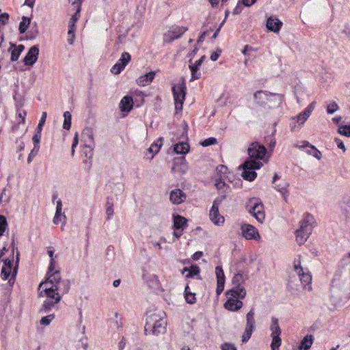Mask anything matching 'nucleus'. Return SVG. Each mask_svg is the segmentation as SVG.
<instances>
[{
  "mask_svg": "<svg viewBox=\"0 0 350 350\" xmlns=\"http://www.w3.org/2000/svg\"><path fill=\"white\" fill-rule=\"evenodd\" d=\"M55 264H49L45 278V313L48 312L55 304L59 302L61 296L57 285L60 280V272L55 270Z\"/></svg>",
  "mask_w": 350,
  "mask_h": 350,
  "instance_id": "nucleus-1",
  "label": "nucleus"
},
{
  "mask_svg": "<svg viewBox=\"0 0 350 350\" xmlns=\"http://www.w3.org/2000/svg\"><path fill=\"white\" fill-rule=\"evenodd\" d=\"M165 317V314L163 312H148L144 326V334L154 336L164 334L166 332L167 326Z\"/></svg>",
  "mask_w": 350,
  "mask_h": 350,
  "instance_id": "nucleus-2",
  "label": "nucleus"
},
{
  "mask_svg": "<svg viewBox=\"0 0 350 350\" xmlns=\"http://www.w3.org/2000/svg\"><path fill=\"white\" fill-rule=\"evenodd\" d=\"M245 208L258 222L264 221L265 219L264 204L260 198H250L246 204Z\"/></svg>",
  "mask_w": 350,
  "mask_h": 350,
  "instance_id": "nucleus-3",
  "label": "nucleus"
},
{
  "mask_svg": "<svg viewBox=\"0 0 350 350\" xmlns=\"http://www.w3.org/2000/svg\"><path fill=\"white\" fill-rule=\"evenodd\" d=\"M174 100L175 109L176 113L181 111L185 100L187 88L185 83L178 85H173L172 88Z\"/></svg>",
  "mask_w": 350,
  "mask_h": 350,
  "instance_id": "nucleus-4",
  "label": "nucleus"
},
{
  "mask_svg": "<svg viewBox=\"0 0 350 350\" xmlns=\"http://www.w3.org/2000/svg\"><path fill=\"white\" fill-rule=\"evenodd\" d=\"M246 323L242 334V342H247L256 329L255 309L252 308L245 316Z\"/></svg>",
  "mask_w": 350,
  "mask_h": 350,
  "instance_id": "nucleus-5",
  "label": "nucleus"
},
{
  "mask_svg": "<svg viewBox=\"0 0 350 350\" xmlns=\"http://www.w3.org/2000/svg\"><path fill=\"white\" fill-rule=\"evenodd\" d=\"M315 105L316 102H312L302 112L299 113L297 116L291 118L290 122L291 131H295L297 128L299 129L296 125V122H297L299 125H302L305 123L314 109Z\"/></svg>",
  "mask_w": 350,
  "mask_h": 350,
  "instance_id": "nucleus-6",
  "label": "nucleus"
},
{
  "mask_svg": "<svg viewBox=\"0 0 350 350\" xmlns=\"http://www.w3.org/2000/svg\"><path fill=\"white\" fill-rule=\"evenodd\" d=\"M294 269L299 278L303 288L305 290L311 291L312 275L308 269L304 268L301 264H294Z\"/></svg>",
  "mask_w": 350,
  "mask_h": 350,
  "instance_id": "nucleus-7",
  "label": "nucleus"
},
{
  "mask_svg": "<svg viewBox=\"0 0 350 350\" xmlns=\"http://www.w3.org/2000/svg\"><path fill=\"white\" fill-rule=\"evenodd\" d=\"M247 154L249 157L254 159H264L267 154L266 147L258 142H252L248 148Z\"/></svg>",
  "mask_w": 350,
  "mask_h": 350,
  "instance_id": "nucleus-8",
  "label": "nucleus"
},
{
  "mask_svg": "<svg viewBox=\"0 0 350 350\" xmlns=\"http://www.w3.org/2000/svg\"><path fill=\"white\" fill-rule=\"evenodd\" d=\"M277 97L279 100V103H282L284 100V95L282 94L272 93L266 90H258L254 94V98L256 103L260 106L266 104V100H269V97Z\"/></svg>",
  "mask_w": 350,
  "mask_h": 350,
  "instance_id": "nucleus-9",
  "label": "nucleus"
},
{
  "mask_svg": "<svg viewBox=\"0 0 350 350\" xmlns=\"http://www.w3.org/2000/svg\"><path fill=\"white\" fill-rule=\"evenodd\" d=\"M187 29V27L184 26H172L163 36L164 42H172L176 39L181 38Z\"/></svg>",
  "mask_w": 350,
  "mask_h": 350,
  "instance_id": "nucleus-10",
  "label": "nucleus"
},
{
  "mask_svg": "<svg viewBox=\"0 0 350 350\" xmlns=\"http://www.w3.org/2000/svg\"><path fill=\"white\" fill-rule=\"evenodd\" d=\"M228 167L224 165H219L216 167V172L219 177L215 180V186L218 190H221L224 187L226 193L230 191V187L225 183L223 178V176L228 173Z\"/></svg>",
  "mask_w": 350,
  "mask_h": 350,
  "instance_id": "nucleus-11",
  "label": "nucleus"
},
{
  "mask_svg": "<svg viewBox=\"0 0 350 350\" xmlns=\"http://www.w3.org/2000/svg\"><path fill=\"white\" fill-rule=\"evenodd\" d=\"M89 139L92 142V144L85 145L83 150V154L85 157V159H83V162L85 164L88 171H89L92 167V157L94 155V136L92 133L89 135Z\"/></svg>",
  "mask_w": 350,
  "mask_h": 350,
  "instance_id": "nucleus-12",
  "label": "nucleus"
},
{
  "mask_svg": "<svg viewBox=\"0 0 350 350\" xmlns=\"http://www.w3.org/2000/svg\"><path fill=\"white\" fill-rule=\"evenodd\" d=\"M43 123H44V115L42 116V117L40 120V122L37 126V130H38L37 133L35 134L34 136L33 137V142L34 143V147L29 154L28 163L31 162V159L35 155H36L38 152V150H39L38 144H39L41 137H42L41 133H42Z\"/></svg>",
  "mask_w": 350,
  "mask_h": 350,
  "instance_id": "nucleus-13",
  "label": "nucleus"
},
{
  "mask_svg": "<svg viewBox=\"0 0 350 350\" xmlns=\"http://www.w3.org/2000/svg\"><path fill=\"white\" fill-rule=\"evenodd\" d=\"M131 59V55L127 52H123L120 58L112 66L111 72L114 75L120 74L125 68L126 66L130 62Z\"/></svg>",
  "mask_w": 350,
  "mask_h": 350,
  "instance_id": "nucleus-14",
  "label": "nucleus"
},
{
  "mask_svg": "<svg viewBox=\"0 0 350 350\" xmlns=\"http://www.w3.org/2000/svg\"><path fill=\"white\" fill-rule=\"evenodd\" d=\"M243 237L247 240H257L260 239L258 230L252 225L243 224L241 226Z\"/></svg>",
  "mask_w": 350,
  "mask_h": 350,
  "instance_id": "nucleus-15",
  "label": "nucleus"
},
{
  "mask_svg": "<svg viewBox=\"0 0 350 350\" xmlns=\"http://www.w3.org/2000/svg\"><path fill=\"white\" fill-rule=\"evenodd\" d=\"M18 264H3L1 268V277L3 280H7L10 277L9 281L15 278L17 273Z\"/></svg>",
  "mask_w": 350,
  "mask_h": 350,
  "instance_id": "nucleus-16",
  "label": "nucleus"
},
{
  "mask_svg": "<svg viewBox=\"0 0 350 350\" xmlns=\"http://www.w3.org/2000/svg\"><path fill=\"white\" fill-rule=\"evenodd\" d=\"M142 278L147 283L148 286L152 289H158L160 286V282L157 275L150 274L145 270L142 269Z\"/></svg>",
  "mask_w": 350,
  "mask_h": 350,
  "instance_id": "nucleus-17",
  "label": "nucleus"
},
{
  "mask_svg": "<svg viewBox=\"0 0 350 350\" xmlns=\"http://www.w3.org/2000/svg\"><path fill=\"white\" fill-rule=\"evenodd\" d=\"M209 216L211 221L217 226L224 223V217L219 214V205L213 203Z\"/></svg>",
  "mask_w": 350,
  "mask_h": 350,
  "instance_id": "nucleus-18",
  "label": "nucleus"
},
{
  "mask_svg": "<svg viewBox=\"0 0 350 350\" xmlns=\"http://www.w3.org/2000/svg\"><path fill=\"white\" fill-rule=\"evenodd\" d=\"M282 22L278 18L271 16L267 19L266 27L269 31L278 33L282 28Z\"/></svg>",
  "mask_w": 350,
  "mask_h": 350,
  "instance_id": "nucleus-19",
  "label": "nucleus"
},
{
  "mask_svg": "<svg viewBox=\"0 0 350 350\" xmlns=\"http://www.w3.org/2000/svg\"><path fill=\"white\" fill-rule=\"evenodd\" d=\"M314 222V218L312 215L309 213H306L304 215V218L300 221V227L299 230L312 232V224Z\"/></svg>",
  "mask_w": 350,
  "mask_h": 350,
  "instance_id": "nucleus-20",
  "label": "nucleus"
},
{
  "mask_svg": "<svg viewBox=\"0 0 350 350\" xmlns=\"http://www.w3.org/2000/svg\"><path fill=\"white\" fill-rule=\"evenodd\" d=\"M228 298L233 299H244L246 296V291L243 286H233L232 288L228 290L226 293Z\"/></svg>",
  "mask_w": 350,
  "mask_h": 350,
  "instance_id": "nucleus-21",
  "label": "nucleus"
},
{
  "mask_svg": "<svg viewBox=\"0 0 350 350\" xmlns=\"http://www.w3.org/2000/svg\"><path fill=\"white\" fill-rule=\"evenodd\" d=\"M62 203L61 200H58L57 202L56 206V212L55 216L53 217V223L56 225L59 224H62L63 225L66 224V217L62 213Z\"/></svg>",
  "mask_w": 350,
  "mask_h": 350,
  "instance_id": "nucleus-22",
  "label": "nucleus"
},
{
  "mask_svg": "<svg viewBox=\"0 0 350 350\" xmlns=\"http://www.w3.org/2000/svg\"><path fill=\"white\" fill-rule=\"evenodd\" d=\"M134 106L133 98L131 96H124L120 102V109L122 112H130Z\"/></svg>",
  "mask_w": 350,
  "mask_h": 350,
  "instance_id": "nucleus-23",
  "label": "nucleus"
},
{
  "mask_svg": "<svg viewBox=\"0 0 350 350\" xmlns=\"http://www.w3.org/2000/svg\"><path fill=\"white\" fill-rule=\"evenodd\" d=\"M187 198L186 194L179 189H176L170 192V199L174 204H180Z\"/></svg>",
  "mask_w": 350,
  "mask_h": 350,
  "instance_id": "nucleus-24",
  "label": "nucleus"
},
{
  "mask_svg": "<svg viewBox=\"0 0 350 350\" xmlns=\"http://www.w3.org/2000/svg\"><path fill=\"white\" fill-rule=\"evenodd\" d=\"M243 304L241 300L230 297L228 298L224 304V307L228 310L235 312L240 310L243 307Z\"/></svg>",
  "mask_w": 350,
  "mask_h": 350,
  "instance_id": "nucleus-25",
  "label": "nucleus"
},
{
  "mask_svg": "<svg viewBox=\"0 0 350 350\" xmlns=\"http://www.w3.org/2000/svg\"><path fill=\"white\" fill-rule=\"evenodd\" d=\"M38 55V49L36 46H32L24 59L25 65L31 66L37 60Z\"/></svg>",
  "mask_w": 350,
  "mask_h": 350,
  "instance_id": "nucleus-26",
  "label": "nucleus"
},
{
  "mask_svg": "<svg viewBox=\"0 0 350 350\" xmlns=\"http://www.w3.org/2000/svg\"><path fill=\"white\" fill-rule=\"evenodd\" d=\"M240 169L243 170L241 176L244 180L248 181H253L257 176V173L250 167H246L245 163L239 166Z\"/></svg>",
  "mask_w": 350,
  "mask_h": 350,
  "instance_id": "nucleus-27",
  "label": "nucleus"
},
{
  "mask_svg": "<svg viewBox=\"0 0 350 350\" xmlns=\"http://www.w3.org/2000/svg\"><path fill=\"white\" fill-rule=\"evenodd\" d=\"M173 228L184 230L187 227V219L179 215H173Z\"/></svg>",
  "mask_w": 350,
  "mask_h": 350,
  "instance_id": "nucleus-28",
  "label": "nucleus"
},
{
  "mask_svg": "<svg viewBox=\"0 0 350 350\" xmlns=\"http://www.w3.org/2000/svg\"><path fill=\"white\" fill-rule=\"evenodd\" d=\"M0 260L3 262H13L14 261V250L9 251L3 247L0 250Z\"/></svg>",
  "mask_w": 350,
  "mask_h": 350,
  "instance_id": "nucleus-29",
  "label": "nucleus"
},
{
  "mask_svg": "<svg viewBox=\"0 0 350 350\" xmlns=\"http://www.w3.org/2000/svg\"><path fill=\"white\" fill-rule=\"evenodd\" d=\"M155 72L150 71L144 75L140 76L137 79V83L140 86H146L149 85L154 79Z\"/></svg>",
  "mask_w": 350,
  "mask_h": 350,
  "instance_id": "nucleus-30",
  "label": "nucleus"
},
{
  "mask_svg": "<svg viewBox=\"0 0 350 350\" xmlns=\"http://www.w3.org/2000/svg\"><path fill=\"white\" fill-rule=\"evenodd\" d=\"M302 147L309 148L306 150L308 154L313 156L314 157L319 160L321 159V152L314 146L310 144L308 142L304 141Z\"/></svg>",
  "mask_w": 350,
  "mask_h": 350,
  "instance_id": "nucleus-31",
  "label": "nucleus"
},
{
  "mask_svg": "<svg viewBox=\"0 0 350 350\" xmlns=\"http://www.w3.org/2000/svg\"><path fill=\"white\" fill-rule=\"evenodd\" d=\"M183 275H185L186 278H193L195 276L200 274V268L191 264L189 267H185L182 271Z\"/></svg>",
  "mask_w": 350,
  "mask_h": 350,
  "instance_id": "nucleus-32",
  "label": "nucleus"
},
{
  "mask_svg": "<svg viewBox=\"0 0 350 350\" xmlns=\"http://www.w3.org/2000/svg\"><path fill=\"white\" fill-rule=\"evenodd\" d=\"M288 187L289 183L287 182H284L282 184L275 185L274 186V188L282 194V198L286 202H288V198L289 196V191L288 189Z\"/></svg>",
  "mask_w": 350,
  "mask_h": 350,
  "instance_id": "nucleus-33",
  "label": "nucleus"
},
{
  "mask_svg": "<svg viewBox=\"0 0 350 350\" xmlns=\"http://www.w3.org/2000/svg\"><path fill=\"white\" fill-rule=\"evenodd\" d=\"M189 148L187 142H178L174 145V152L177 154H186L189 151Z\"/></svg>",
  "mask_w": 350,
  "mask_h": 350,
  "instance_id": "nucleus-34",
  "label": "nucleus"
},
{
  "mask_svg": "<svg viewBox=\"0 0 350 350\" xmlns=\"http://www.w3.org/2000/svg\"><path fill=\"white\" fill-rule=\"evenodd\" d=\"M260 159H254V158L248 157L244 162L245 166L246 167H250L254 171L259 170L263 165L262 163L260 161Z\"/></svg>",
  "mask_w": 350,
  "mask_h": 350,
  "instance_id": "nucleus-35",
  "label": "nucleus"
},
{
  "mask_svg": "<svg viewBox=\"0 0 350 350\" xmlns=\"http://www.w3.org/2000/svg\"><path fill=\"white\" fill-rule=\"evenodd\" d=\"M24 49L25 47L22 44L18 46L12 44L10 49L11 51V60L12 62L16 61Z\"/></svg>",
  "mask_w": 350,
  "mask_h": 350,
  "instance_id": "nucleus-36",
  "label": "nucleus"
},
{
  "mask_svg": "<svg viewBox=\"0 0 350 350\" xmlns=\"http://www.w3.org/2000/svg\"><path fill=\"white\" fill-rule=\"evenodd\" d=\"M311 233L312 232H307V230L303 231L302 230H299V229L297 230L295 232V234H296V241H297V243L299 245L304 244L307 241V239H308V237H310Z\"/></svg>",
  "mask_w": 350,
  "mask_h": 350,
  "instance_id": "nucleus-37",
  "label": "nucleus"
},
{
  "mask_svg": "<svg viewBox=\"0 0 350 350\" xmlns=\"http://www.w3.org/2000/svg\"><path fill=\"white\" fill-rule=\"evenodd\" d=\"M313 342V336L312 335H306L301 341L299 345V350H308Z\"/></svg>",
  "mask_w": 350,
  "mask_h": 350,
  "instance_id": "nucleus-38",
  "label": "nucleus"
},
{
  "mask_svg": "<svg viewBox=\"0 0 350 350\" xmlns=\"http://www.w3.org/2000/svg\"><path fill=\"white\" fill-rule=\"evenodd\" d=\"M270 329L271 331V336H280L281 329L279 325L278 319L274 317H271Z\"/></svg>",
  "mask_w": 350,
  "mask_h": 350,
  "instance_id": "nucleus-39",
  "label": "nucleus"
},
{
  "mask_svg": "<svg viewBox=\"0 0 350 350\" xmlns=\"http://www.w3.org/2000/svg\"><path fill=\"white\" fill-rule=\"evenodd\" d=\"M107 220H109L113 215V199L108 196L106 200Z\"/></svg>",
  "mask_w": 350,
  "mask_h": 350,
  "instance_id": "nucleus-40",
  "label": "nucleus"
},
{
  "mask_svg": "<svg viewBox=\"0 0 350 350\" xmlns=\"http://www.w3.org/2000/svg\"><path fill=\"white\" fill-rule=\"evenodd\" d=\"M59 292H62L63 294L67 293L70 289V281L68 280H61V279L57 282Z\"/></svg>",
  "mask_w": 350,
  "mask_h": 350,
  "instance_id": "nucleus-41",
  "label": "nucleus"
},
{
  "mask_svg": "<svg viewBox=\"0 0 350 350\" xmlns=\"http://www.w3.org/2000/svg\"><path fill=\"white\" fill-rule=\"evenodd\" d=\"M81 12V8L79 6L77 9H75V12L72 15L70 18L68 23V27H76V23L79 21L80 18V14Z\"/></svg>",
  "mask_w": 350,
  "mask_h": 350,
  "instance_id": "nucleus-42",
  "label": "nucleus"
},
{
  "mask_svg": "<svg viewBox=\"0 0 350 350\" xmlns=\"http://www.w3.org/2000/svg\"><path fill=\"white\" fill-rule=\"evenodd\" d=\"M134 106L138 108L140 107L144 103V94L142 92L138 91L135 93Z\"/></svg>",
  "mask_w": 350,
  "mask_h": 350,
  "instance_id": "nucleus-43",
  "label": "nucleus"
},
{
  "mask_svg": "<svg viewBox=\"0 0 350 350\" xmlns=\"http://www.w3.org/2000/svg\"><path fill=\"white\" fill-rule=\"evenodd\" d=\"M64 123L63 128L66 130H69L71 127L72 115L69 111H65L64 113Z\"/></svg>",
  "mask_w": 350,
  "mask_h": 350,
  "instance_id": "nucleus-44",
  "label": "nucleus"
},
{
  "mask_svg": "<svg viewBox=\"0 0 350 350\" xmlns=\"http://www.w3.org/2000/svg\"><path fill=\"white\" fill-rule=\"evenodd\" d=\"M338 208L340 210L347 211V208L350 209V197L344 196L342 200L338 204Z\"/></svg>",
  "mask_w": 350,
  "mask_h": 350,
  "instance_id": "nucleus-45",
  "label": "nucleus"
},
{
  "mask_svg": "<svg viewBox=\"0 0 350 350\" xmlns=\"http://www.w3.org/2000/svg\"><path fill=\"white\" fill-rule=\"evenodd\" d=\"M272 341L271 344V350H279V347L282 344V340L280 336H271Z\"/></svg>",
  "mask_w": 350,
  "mask_h": 350,
  "instance_id": "nucleus-46",
  "label": "nucleus"
},
{
  "mask_svg": "<svg viewBox=\"0 0 350 350\" xmlns=\"http://www.w3.org/2000/svg\"><path fill=\"white\" fill-rule=\"evenodd\" d=\"M189 70L191 71V79L190 81H195L200 79L201 72H200V69L194 68L193 66H189Z\"/></svg>",
  "mask_w": 350,
  "mask_h": 350,
  "instance_id": "nucleus-47",
  "label": "nucleus"
},
{
  "mask_svg": "<svg viewBox=\"0 0 350 350\" xmlns=\"http://www.w3.org/2000/svg\"><path fill=\"white\" fill-rule=\"evenodd\" d=\"M88 347V338L85 336H83L81 338H80L77 342L76 348L77 349L82 348L84 350H87Z\"/></svg>",
  "mask_w": 350,
  "mask_h": 350,
  "instance_id": "nucleus-48",
  "label": "nucleus"
},
{
  "mask_svg": "<svg viewBox=\"0 0 350 350\" xmlns=\"http://www.w3.org/2000/svg\"><path fill=\"white\" fill-rule=\"evenodd\" d=\"M163 138L162 137H160L150 145V147H152L154 149V154H157L160 150L163 145Z\"/></svg>",
  "mask_w": 350,
  "mask_h": 350,
  "instance_id": "nucleus-49",
  "label": "nucleus"
},
{
  "mask_svg": "<svg viewBox=\"0 0 350 350\" xmlns=\"http://www.w3.org/2000/svg\"><path fill=\"white\" fill-rule=\"evenodd\" d=\"M338 133L342 135L350 137V124L341 125L338 129Z\"/></svg>",
  "mask_w": 350,
  "mask_h": 350,
  "instance_id": "nucleus-50",
  "label": "nucleus"
},
{
  "mask_svg": "<svg viewBox=\"0 0 350 350\" xmlns=\"http://www.w3.org/2000/svg\"><path fill=\"white\" fill-rule=\"evenodd\" d=\"M217 282H225V275L221 266H217L215 268Z\"/></svg>",
  "mask_w": 350,
  "mask_h": 350,
  "instance_id": "nucleus-51",
  "label": "nucleus"
},
{
  "mask_svg": "<svg viewBox=\"0 0 350 350\" xmlns=\"http://www.w3.org/2000/svg\"><path fill=\"white\" fill-rule=\"evenodd\" d=\"M30 23V21H29V19L23 16L22 18V21L20 23V25H19V31L20 33H23L26 31Z\"/></svg>",
  "mask_w": 350,
  "mask_h": 350,
  "instance_id": "nucleus-52",
  "label": "nucleus"
},
{
  "mask_svg": "<svg viewBox=\"0 0 350 350\" xmlns=\"http://www.w3.org/2000/svg\"><path fill=\"white\" fill-rule=\"evenodd\" d=\"M77 27H68V42L69 44H72L75 38V32Z\"/></svg>",
  "mask_w": 350,
  "mask_h": 350,
  "instance_id": "nucleus-53",
  "label": "nucleus"
},
{
  "mask_svg": "<svg viewBox=\"0 0 350 350\" xmlns=\"http://www.w3.org/2000/svg\"><path fill=\"white\" fill-rule=\"evenodd\" d=\"M243 276L241 273H237L232 279V283L234 286H241V284L243 282Z\"/></svg>",
  "mask_w": 350,
  "mask_h": 350,
  "instance_id": "nucleus-54",
  "label": "nucleus"
},
{
  "mask_svg": "<svg viewBox=\"0 0 350 350\" xmlns=\"http://www.w3.org/2000/svg\"><path fill=\"white\" fill-rule=\"evenodd\" d=\"M7 228V219L3 215H0V237L3 234Z\"/></svg>",
  "mask_w": 350,
  "mask_h": 350,
  "instance_id": "nucleus-55",
  "label": "nucleus"
},
{
  "mask_svg": "<svg viewBox=\"0 0 350 350\" xmlns=\"http://www.w3.org/2000/svg\"><path fill=\"white\" fill-rule=\"evenodd\" d=\"M338 109L339 107L338 104L335 101H332L329 105H327L326 111L328 114H333Z\"/></svg>",
  "mask_w": 350,
  "mask_h": 350,
  "instance_id": "nucleus-56",
  "label": "nucleus"
},
{
  "mask_svg": "<svg viewBox=\"0 0 350 350\" xmlns=\"http://www.w3.org/2000/svg\"><path fill=\"white\" fill-rule=\"evenodd\" d=\"M217 143V140L215 137H211L207 139H205L202 142H200V144L203 147H208L211 145H215Z\"/></svg>",
  "mask_w": 350,
  "mask_h": 350,
  "instance_id": "nucleus-57",
  "label": "nucleus"
},
{
  "mask_svg": "<svg viewBox=\"0 0 350 350\" xmlns=\"http://www.w3.org/2000/svg\"><path fill=\"white\" fill-rule=\"evenodd\" d=\"M186 160L185 157L184 156L179 157V158H175L174 159L173 166H172V171H176V168L178 165H184L185 164Z\"/></svg>",
  "mask_w": 350,
  "mask_h": 350,
  "instance_id": "nucleus-58",
  "label": "nucleus"
},
{
  "mask_svg": "<svg viewBox=\"0 0 350 350\" xmlns=\"http://www.w3.org/2000/svg\"><path fill=\"white\" fill-rule=\"evenodd\" d=\"M185 299L187 304H193L196 301V294L190 292L189 293H185Z\"/></svg>",
  "mask_w": 350,
  "mask_h": 350,
  "instance_id": "nucleus-59",
  "label": "nucleus"
},
{
  "mask_svg": "<svg viewBox=\"0 0 350 350\" xmlns=\"http://www.w3.org/2000/svg\"><path fill=\"white\" fill-rule=\"evenodd\" d=\"M220 191H221V196L217 197V198H216L215 199V200L213 201V203L216 204L217 205H219V206L222 203V202L224 200H226V193H227L225 192V188L224 187H223L222 189L220 190Z\"/></svg>",
  "mask_w": 350,
  "mask_h": 350,
  "instance_id": "nucleus-60",
  "label": "nucleus"
},
{
  "mask_svg": "<svg viewBox=\"0 0 350 350\" xmlns=\"http://www.w3.org/2000/svg\"><path fill=\"white\" fill-rule=\"evenodd\" d=\"M221 350H237L235 345L232 343L230 342H224L221 346Z\"/></svg>",
  "mask_w": 350,
  "mask_h": 350,
  "instance_id": "nucleus-61",
  "label": "nucleus"
},
{
  "mask_svg": "<svg viewBox=\"0 0 350 350\" xmlns=\"http://www.w3.org/2000/svg\"><path fill=\"white\" fill-rule=\"evenodd\" d=\"M206 59L205 55H202L198 60H197L195 64H190L189 66H193L194 68L200 69V66H202V63Z\"/></svg>",
  "mask_w": 350,
  "mask_h": 350,
  "instance_id": "nucleus-62",
  "label": "nucleus"
},
{
  "mask_svg": "<svg viewBox=\"0 0 350 350\" xmlns=\"http://www.w3.org/2000/svg\"><path fill=\"white\" fill-rule=\"evenodd\" d=\"M225 282H217L216 293L220 295L224 289Z\"/></svg>",
  "mask_w": 350,
  "mask_h": 350,
  "instance_id": "nucleus-63",
  "label": "nucleus"
},
{
  "mask_svg": "<svg viewBox=\"0 0 350 350\" xmlns=\"http://www.w3.org/2000/svg\"><path fill=\"white\" fill-rule=\"evenodd\" d=\"M221 53V51L220 49H218L216 51L213 52L210 57L211 59L213 62L217 61L218 59V58L219 57Z\"/></svg>",
  "mask_w": 350,
  "mask_h": 350,
  "instance_id": "nucleus-64",
  "label": "nucleus"
}]
</instances>
